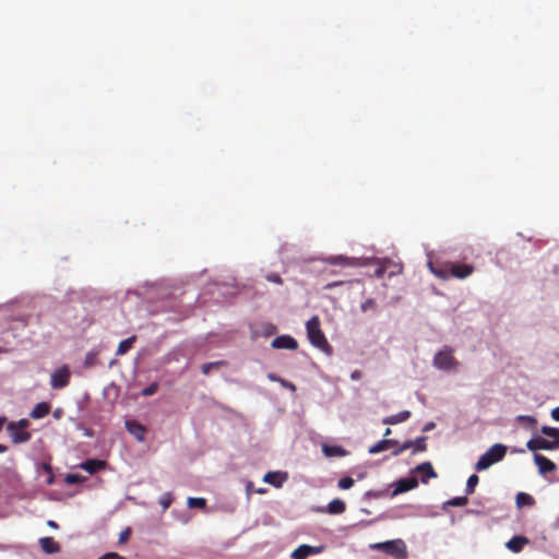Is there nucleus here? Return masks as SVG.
I'll return each instance as SVG.
<instances>
[{
    "mask_svg": "<svg viewBox=\"0 0 559 559\" xmlns=\"http://www.w3.org/2000/svg\"><path fill=\"white\" fill-rule=\"evenodd\" d=\"M429 270L432 274L441 280H449L451 277L464 280L473 274L475 267L472 264L460 262H429Z\"/></svg>",
    "mask_w": 559,
    "mask_h": 559,
    "instance_id": "1",
    "label": "nucleus"
},
{
    "mask_svg": "<svg viewBox=\"0 0 559 559\" xmlns=\"http://www.w3.org/2000/svg\"><path fill=\"white\" fill-rule=\"evenodd\" d=\"M306 330L307 336L314 347L323 352L331 350V346L324 333L321 330V323L318 316H313L310 320H308V322L306 323Z\"/></svg>",
    "mask_w": 559,
    "mask_h": 559,
    "instance_id": "2",
    "label": "nucleus"
},
{
    "mask_svg": "<svg viewBox=\"0 0 559 559\" xmlns=\"http://www.w3.org/2000/svg\"><path fill=\"white\" fill-rule=\"evenodd\" d=\"M507 453V447L501 443H496L490 447L477 461L475 468L476 471H485L495 463L503 460Z\"/></svg>",
    "mask_w": 559,
    "mask_h": 559,
    "instance_id": "3",
    "label": "nucleus"
},
{
    "mask_svg": "<svg viewBox=\"0 0 559 559\" xmlns=\"http://www.w3.org/2000/svg\"><path fill=\"white\" fill-rule=\"evenodd\" d=\"M372 549L381 550L395 559H406L407 548L402 539H393L383 543H377L371 546Z\"/></svg>",
    "mask_w": 559,
    "mask_h": 559,
    "instance_id": "4",
    "label": "nucleus"
},
{
    "mask_svg": "<svg viewBox=\"0 0 559 559\" xmlns=\"http://www.w3.org/2000/svg\"><path fill=\"white\" fill-rule=\"evenodd\" d=\"M28 421L21 419L19 421H12L8 425V432L13 443H24L31 439V433L26 431Z\"/></svg>",
    "mask_w": 559,
    "mask_h": 559,
    "instance_id": "5",
    "label": "nucleus"
},
{
    "mask_svg": "<svg viewBox=\"0 0 559 559\" xmlns=\"http://www.w3.org/2000/svg\"><path fill=\"white\" fill-rule=\"evenodd\" d=\"M433 365L441 370H450L459 366L457 360L452 355V349L445 348L437 353L433 357Z\"/></svg>",
    "mask_w": 559,
    "mask_h": 559,
    "instance_id": "6",
    "label": "nucleus"
},
{
    "mask_svg": "<svg viewBox=\"0 0 559 559\" xmlns=\"http://www.w3.org/2000/svg\"><path fill=\"white\" fill-rule=\"evenodd\" d=\"M70 370L67 366H63L51 373L50 385L52 389H63L70 382Z\"/></svg>",
    "mask_w": 559,
    "mask_h": 559,
    "instance_id": "7",
    "label": "nucleus"
},
{
    "mask_svg": "<svg viewBox=\"0 0 559 559\" xmlns=\"http://www.w3.org/2000/svg\"><path fill=\"white\" fill-rule=\"evenodd\" d=\"M323 546L300 545L290 555L292 559H306L309 556L319 555L323 551Z\"/></svg>",
    "mask_w": 559,
    "mask_h": 559,
    "instance_id": "8",
    "label": "nucleus"
},
{
    "mask_svg": "<svg viewBox=\"0 0 559 559\" xmlns=\"http://www.w3.org/2000/svg\"><path fill=\"white\" fill-rule=\"evenodd\" d=\"M271 346L273 348H277V349H290V350H295L298 348V343L297 341L292 337L290 335H281V336H277L275 337L272 343H271Z\"/></svg>",
    "mask_w": 559,
    "mask_h": 559,
    "instance_id": "9",
    "label": "nucleus"
},
{
    "mask_svg": "<svg viewBox=\"0 0 559 559\" xmlns=\"http://www.w3.org/2000/svg\"><path fill=\"white\" fill-rule=\"evenodd\" d=\"M325 262L331 265L353 266V267L362 265L360 262V259L347 258L344 255H331L325 259Z\"/></svg>",
    "mask_w": 559,
    "mask_h": 559,
    "instance_id": "10",
    "label": "nucleus"
},
{
    "mask_svg": "<svg viewBox=\"0 0 559 559\" xmlns=\"http://www.w3.org/2000/svg\"><path fill=\"white\" fill-rule=\"evenodd\" d=\"M126 429L131 433L138 441L142 442L145 440L146 428L136 420H127Z\"/></svg>",
    "mask_w": 559,
    "mask_h": 559,
    "instance_id": "11",
    "label": "nucleus"
},
{
    "mask_svg": "<svg viewBox=\"0 0 559 559\" xmlns=\"http://www.w3.org/2000/svg\"><path fill=\"white\" fill-rule=\"evenodd\" d=\"M106 461L98 459H88L80 464V468L93 475L98 471L105 469Z\"/></svg>",
    "mask_w": 559,
    "mask_h": 559,
    "instance_id": "12",
    "label": "nucleus"
},
{
    "mask_svg": "<svg viewBox=\"0 0 559 559\" xmlns=\"http://www.w3.org/2000/svg\"><path fill=\"white\" fill-rule=\"evenodd\" d=\"M534 461L540 474L552 473L557 468L556 464L552 461H550L548 457L542 454H535Z\"/></svg>",
    "mask_w": 559,
    "mask_h": 559,
    "instance_id": "13",
    "label": "nucleus"
},
{
    "mask_svg": "<svg viewBox=\"0 0 559 559\" xmlns=\"http://www.w3.org/2000/svg\"><path fill=\"white\" fill-rule=\"evenodd\" d=\"M417 485H418V481L415 477L400 479L396 483V486L392 492V496H396V495L406 492L408 490H412V489L416 488Z\"/></svg>",
    "mask_w": 559,
    "mask_h": 559,
    "instance_id": "14",
    "label": "nucleus"
},
{
    "mask_svg": "<svg viewBox=\"0 0 559 559\" xmlns=\"http://www.w3.org/2000/svg\"><path fill=\"white\" fill-rule=\"evenodd\" d=\"M526 447L531 451L536 450H552L555 449V443H551V441L544 439V438H533L527 441Z\"/></svg>",
    "mask_w": 559,
    "mask_h": 559,
    "instance_id": "15",
    "label": "nucleus"
},
{
    "mask_svg": "<svg viewBox=\"0 0 559 559\" xmlns=\"http://www.w3.org/2000/svg\"><path fill=\"white\" fill-rule=\"evenodd\" d=\"M39 545L41 550L48 555L57 554L61 549L60 544L53 537L39 538Z\"/></svg>",
    "mask_w": 559,
    "mask_h": 559,
    "instance_id": "16",
    "label": "nucleus"
},
{
    "mask_svg": "<svg viewBox=\"0 0 559 559\" xmlns=\"http://www.w3.org/2000/svg\"><path fill=\"white\" fill-rule=\"evenodd\" d=\"M528 542V538L525 536H513L506 546L510 551L518 554L523 550L524 546L527 545Z\"/></svg>",
    "mask_w": 559,
    "mask_h": 559,
    "instance_id": "17",
    "label": "nucleus"
},
{
    "mask_svg": "<svg viewBox=\"0 0 559 559\" xmlns=\"http://www.w3.org/2000/svg\"><path fill=\"white\" fill-rule=\"evenodd\" d=\"M397 445V441L394 439H383L378 441L376 444L371 445L368 450L370 454H377L383 451L389 450L392 447Z\"/></svg>",
    "mask_w": 559,
    "mask_h": 559,
    "instance_id": "18",
    "label": "nucleus"
},
{
    "mask_svg": "<svg viewBox=\"0 0 559 559\" xmlns=\"http://www.w3.org/2000/svg\"><path fill=\"white\" fill-rule=\"evenodd\" d=\"M411 417L409 411H402L399 414L386 416L382 419V423L385 425H397L400 423H404Z\"/></svg>",
    "mask_w": 559,
    "mask_h": 559,
    "instance_id": "19",
    "label": "nucleus"
},
{
    "mask_svg": "<svg viewBox=\"0 0 559 559\" xmlns=\"http://www.w3.org/2000/svg\"><path fill=\"white\" fill-rule=\"evenodd\" d=\"M50 412V405L47 402H40L35 405L33 411L31 412V417L33 419H40L47 416Z\"/></svg>",
    "mask_w": 559,
    "mask_h": 559,
    "instance_id": "20",
    "label": "nucleus"
},
{
    "mask_svg": "<svg viewBox=\"0 0 559 559\" xmlns=\"http://www.w3.org/2000/svg\"><path fill=\"white\" fill-rule=\"evenodd\" d=\"M416 471L418 473L424 474V477L421 478L423 483H427V480L429 478H436L437 477V473L435 472L431 463H429V462H425V463L419 464L416 467Z\"/></svg>",
    "mask_w": 559,
    "mask_h": 559,
    "instance_id": "21",
    "label": "nucleus"
},
{
    "mask_svg": "<svg viewBox=\"0 0 559 559\" xmlns=\"http://www.w3.org/2000/svg\"><path fill=\"white\" fill-rule=\"evenodd\" d=\"M135 341H136L135 335H132L129 338L121 341L117 347L116 355L122 356V355L127 354L132 348Z\"/></svg>",
    "mask_w": 559,
    "mask_h": 559,
    "instance_id": "22",
    "label": "nucleus"
},
{
    "mask_svg": "<svg viewBox=\"0 0 559 559\" xmlns=\"http://www.w3.org/2000/svg\"><path fill=\"white\" fill-rule=\"evenodd\" d=\"M330 514H342L346 510V503L341 499L332 500L326 508Z\"/></svg>",
    "mask_w": 559,
    "mask_h": 559,
    "instance_id": "23",
    "label": "nucleus"
},
{
    "mask_svg": "<svg viewBox=\"0 0 559 559\" xmlns=\"http://www.w3.org/2000/svg\"><path fill=\"white\" fill-rule=\"evenodd\" d=\"M263 480L275 487H281L284 481V478L282 473L280 472H269L264 475Z\"/></svg>",
    "mask_w": 559,
    "mask_h": 559,
    "instance_id": "24",
    "label": "nucleus"
},
{
    "mask_svg": "<svg viewBox=\"0 0 559 559\" xmlns=\"http://www.w3.org/2000/svg\"><path fill=\"white\" fill-rule=\"evenodd\" d=\"M322 451L325 456L334 457V456H344L346 451L340 445H326L322 447Z\"/></svg>",
    "mask_w": 559,
    "mask_h": 559,
    "instance_id": "25",
    "label": "nucleus"
},
{
    "mask_svg": "<svg viewBox=\"0 0 559 559\" xmlns=\"http://www.w3.org/2000/svg\"><path fill=\"white\" fill-rule=\"evenodd\" d=\"M515 501H516V506H518L519 508H522V507H525V506L531 507V506H533V504H534V502H535V501H534V498H533L531 495L525 493V492H519V493L516 495V499H515Z\"/></svg>",
    "mask_w": 559,
    "mask_h": 559,
    "instance_id": "26",
    "label": "nucleus"
},
{
    "mask_svg": "<svg viewBox=\"0 0 559 559\" xmlns=\"http://www.w3.org/2000/svg\"><path fill=\"white\" fill-rule=\"evenodd\" d=\"M227 362L225 360L205 362L201 366V370L204 374H209L212 370L218 369L219 367L226 366Z\"/></svg>",
    "mask_w": 559,
    "mask_h": 559,
    "instance_id": "27",
    "label": "nucleus"
},
{
    "mask_svg": "<svg viewBox=\"0 0 559 559\" xmlns=\"http://www.w3.org/2000/svg\"><path fill=\"white\" fill-rule=\"evenodd\" d=\"M478 481H479V478L475 474H473L468 477L467 483H466V488H465L466 495L474 493L475 487L477 486Z\"/></svg>",
    "mask_w": 559,
    "mask_h": 559,
    "instance_id": "28",
    "label": "nucleus"
},
{
    "mask_svg": "<svg viewBox=\"0 0 559 559\" xmlns=\"http://www.w3.org/2000/svg\"><path fill=\"white\" fill-rule=\"evenodd\" d=\"M85 479L86 478L80 474H67L64 477V481L68 485L81 484V483L85 481Z\"/></svg>",
    "mask_w": 559,
    "mask_h": 559,
    "instance_id": "29",
    "label": "nucleus"
},
{
    "mask_svg": "<svg viewBox=\"0 0 559 559\" xmlns=\"http://www.w3.org/2000/svg\"><path fill=\"white\" fill-rule=\"evenodd\" d=\"M427 437H419L416 440H414V452H424L427 449L426 443Z\"/></svg>",
    "mask_w": 559,
    "mask_h": 559,
    "instance_id": "30",
    "label": "nucleus"
},
{
    "mask_svg": "<svg viewBox=\"0 0 559 559\" xmlns=\"http://www.w3.org/2000/svg\"><path fill=\"white\" fill-rule=\"evenodd\" d=\"M468 503L467 497H454L450 499L447 504L451 507H464Z\"/></svg>",
    "mask_w": 559,
    "mask_h": 559,
    "instance_id": "31",
    "label": "nucleus"
},
{
    "mask_svg": "<svg viewBox=\"0 0 559 559\" xmlns=\"http://www.w3.org/2000/svg\"><path fill=\"white\" fill-rule=\"evenodd\" d=\"M355 480L352 477H343L338 480L337 486L340 489L347 490L353 487Z\"/></svg>",
    "mask_w": 559,
    "mask_h": 559,
    "instance_id": "32",
    "label": "nucleus"
},
{
    "mask_svg": "<svg viewBox=\"0 0 559 559\" xmlns=\"http://www.w3.org/2000/svg\"><path fill=\"white\" fill-rule=\"evenodd\" d=\"M188 506L190 508H204L206 506V501L204 498H189Z\"/></svg>",
    "mask_w": 559,
    "mask_h": 559,
    "instance_id": "33",
    "label": "nucleus"
},
{
    "mask_svg": "<svg viewBox=\"0 0 559 559\" xmlns=\"http://www.w3.org/2000/svg\"><path fill=\"white\" fill-rule=\"evenodd\" d=\"M158 390V383L157 382H153L151 383L148 386L144 388L141 392V394L143 396H151L153 394H155Z\"/></svg>",
    "mask_w": 559,
    "mask_h": 559,
    "instance_id": "34",
    "label": "nucleus"
},
{
    "mask_svg": "<svg viewBox=\"0 0 559 559\" xmlns=\"http://www.w3.org/2000/svg\"><path fill=\"white\" fill-rule=\"evenodd\" d=\"M542 432L545 436L552 437L555 439L559 436V429L549 426L542 427Z\"/></svg>",
    "mask_w": 559,
    "mask_h": 559,
    "instance_id": "35",
    "label": "nucleus"
},
{
    "mask_svg": "<svg viewBox=\"0 0 559 559\" xmlns=\"http://www.w3.org/2000/svg\"><path fill=\"white\" fill-rule=\"evenodd\" d=\"M377 309V304L373 299L369 298L365 302L361 304V310L367 312L369 310L374 311Z\"/></svg>",
    "mask_w": 559,
    "mask_h": 559,
    "instance_id": "36",
    "label": "nucleus"
},
{
    "mask_svg": "<svg viewBox=\"0 0 559 559\" xmlns=\"http://www.w3.org/2000/svg\"><path fill=\"white\" fill-rule=\"evenodd\" d=\"M173 498L170 493H165L159 499V504L163 507V510H167L171 504Z\"/></svg>",
    "mask_w": 559,
    "mask_h": 559,
    "instance_id": "37",
    "label": "nucleus"
},
{
    "mask_svg": "<svg viewBox=\"0 0 559 559\" xmlns=\"http://www.w3.org/2000/svg\"><path fill=\"white\" fill-rule=\"evenodd\" d=\"M265 278H266L267 282L275 283L277 285L283 284V280H282V277L277 273H269L265 276Z\"/></svg>",
    "mask_w": 559,
    "mask_h": 559,
    "instance_id": "38",
    "label": "nucleus"
},
{
    "mask_svg": "<svg viewBox=\"0 0 559 559\" xmlns=\"http://www.w3.org/2000/svg\"><path fill=\"white\" fill-rule=\"evenodd\" d=\"M131 536V528L126 527L120 534H119V543L124 544L129 540Z\"/></svg>",
    "mask_w": 559,
    "mask_h": 559,
    "instance_id": "39",
    "label": "nucleus"
},
{
    "mask_svg": "<svg viewBox=\"0 0 559 559\" xmlns=\"http://www.w3.org/2000/svg\"><path fill=\"white\" fill-rule=\"evenodd\" d=\"M99 559H126L124 557L120 556L117 552H107L99 557Z\"/></svg>",
    "mask_w": 559,
    "mask_h": 559,
    "instance_id": "40",
    "label": "nucleus"
},
{
    "mask_svg": "<svg viewBox=\"0 0 559 559\" xmlns=\"http://www.w3.org/2000/svg\"><path fill=\"white\" fill-rule=\"evenodd\" d=\"M361 378V372L359 370H355L350 373L352 380H359Z\"/></svg>",
    "mask_w": 559,
    "mask_h": 559,
    "instance_id": "41",
    "label": "nucleus"
},
{
    "mask_svg": "<svg viewBox=\"0 0 559 559\" xmlns=\"http://www.w3.org/2000/svg\"><path fill=\"white\" fill-rule=\"evenodd\" d=\"M551 417L556 420V421H559V407H556L551 411Z\"/></svg>",
    "mask_w": 559,
    "mask_h": 559,
    "instance_id": "42",
    "label": "nucleus"
},
{
    "mask_svg": "<svg viewBox=\"0 0 559 559\" xmlns=\"http://www.w3.org/2000/svg\"><path fill=\"white\" fill-rule=\"evenodd\" d=\"M413 443H414V441H412V440L405 441V442L402 444V448L404 449V451H405V450H407V449H409V448H414V447H413V445H414Z\"/></svg>",
    "mask_w": 559,
    "mask_h": 559,
    "instance_id": "43",
    "label": "nucleus"
},
{
    "mask_svg": "<svg viewBox=\"0 0 559 559\" xmlns=\"http://www.w3.org/2000/svg\"><path fill=\"white\" fill-rule=\"evenodd\" d=\"M433 428H435V423L430 421V423L425 425V427L423 428V431L426 432V431H429V430H431Z\"/></svg>",
    "mask_w": 559,
    "mask_h": 559,
    "instance_id": "44",
    "label": "nucleus"
},
{
    "mask_svg": "<svg viewBox=\"0 0 559 559\" xmlns=\"http://www.w3.org/2000/svg\"><path fill=\"white\" fill-rule=\"evenodd\" d=\"M404 452V449L402 448V445L397 447L396 449L393 450L392 454L394 456H397L400 454H402Z\"/></svg>",
    "mask_w": 559,
    "mask_h": 559,
    "instance_id": "45",
    "label": "nucleus"
},
{
    "mask_svg": "<svg viewBox=\"0 0 559 559\" xmlns=\"http://www.w3.org/2000/svg\"><path fill=\"white\" fill-rule=\"evenodd\" d=\"M47 525H48L49 527H51V528H58V524H57L55 521H52V520H49V521L47 522Z\"/></svg>",
    "mask_w": 559,
    "mask_h": 559,
    "instance_id": "46",
    "label": "nucleus"
},
{
    "mask_svg": "<svg viewBox=\"0 0 559 559\" xmlns=\"http://www.w3.org/2000/svg\"><path fill=\"white\" fill-rule=\"evenodd\" d=\"M43 468L48 473V474H51L52 473V468L49 464H44L43 465Z\"/></svg>",
    "mask_w": 559,
    "mask_h": 559,
    "instance_id": "47",
    "label": "nucleus"
},
{
    "mask_svg": "<svg viewBox=\"0 0 559 559\" xmlns=\"http://www.w3.org/2000/svg\"><path fill=\"white\" fill-rule=\"evenodd\" d=\"M53 480H55V476H53V473L49 474V477L47 479V484L48 485H52L53 484Z\"/></svg>",
    "mask_w": 559,
    "mask_h": 559,
    "instance_id": "48",
    "label": "nucleus"
},
{
    "mask_svg": "<svg viewBox=\"0 0 559 559\" xmlns=\"http://www.w3.org/2000/svg\"><path fill=\"white\" fill-rule=\"evenodd\" d=\"M4 423H5V418L0 417V431L2 430Z\"/></svg>",
    "mask_w": 559,
    "mask_h": 559,
    "instance_id": "49",
    "label": "nucleus"
},
{
    "mask_svg": "<svg viewBox=\"0 0 559 559\" xmlns=\"http://www.w3.org/2000/svg\"><path fill=\"white\" fill-rule=\"evenodd\" d=\"M8 450L7 445L0 444V453H4Z\"/></svg>",
    "mask_w": 559,
    "mask_h": 559,
    "instance_id": "50",
    "label": "nucleus"
},
{
    "mask_svg": "<svg viewBox=\"0 0 559 559\" xmlns=\"http://www.w3.org/2000/svg\"><path fill=\"white\" fill-rule=\"evenodd\" d=\"M551 443H555V448H559V436Z\"/></svg>",
    "mask_w": 559,
    "mask_h": 559,
    "instance_id": "51",
    "label": "nucleus"
},
{
    "mask_svg": "<svg viewBox=\"0 0 559 559\" xmlns=\"http://www.w3.org/2000/svg\"><path fill=\"white\" fill-rule=\"evenodd\" d=\"M391 432H392V431H391V429H390V428H386V429H385V431H384V433H383V436H384V437H388V436H390V435H391Z\"/></svg>",
    "mask_w": 559,
    "mask_h": 559,
    "instance_id": "52",
    "label": "nucleus"
},
{
    "mask_svg": "<svg viewBox=\"0 0 559 559\" xmlns=\"http://www.w3.org/2000/svg\"><path fill=\"white\" fill-rule=\"evenodd\" d=\"M7 352H8V350H7L5 348L0 347V354H2V353H7Z\"/></svg>",
    "mask_w": 559,
    "mask_h": 559,
    "instance_id": "53",
    "label": "nucleus"
},
{
    "mask_svg": "<svg viewBox=\"0 0 559 559\" xmlns=\"http://www.w3.org/2000/svg\"><path fill=\"white\" fill-rule=\"evenodd\" d=\"M269 378H270L271 380H276V378H275L274 376H272V374H270V376H269Z\"/></svg>",
    "mask_w": 559,
    "mask_h": 559,
    "instance_id": "54",
    "label": "nucleus"
}]
</instances>
